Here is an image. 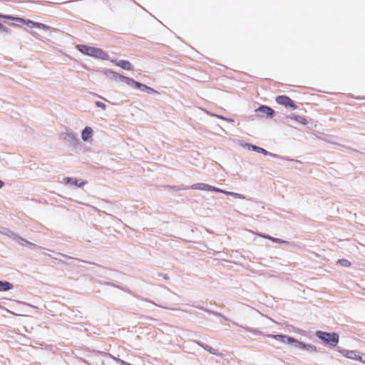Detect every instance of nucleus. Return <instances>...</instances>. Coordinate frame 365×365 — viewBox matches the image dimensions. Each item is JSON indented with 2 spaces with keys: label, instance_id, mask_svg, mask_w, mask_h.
<instances>
[{
  "label": "nucleus",
  "instance_id": "17",
  "mask_svg": "<svg viewBox=\"0 0 365 365\" xmlns=\"http://www.w3.org/2000/svg\"><path fill=\"white\" fill-rule=\"evenodd\" d=\"M218 192L224 193V194H225L227 195L232 196V197H234L237 198V199H242V200L245 199V196L244 195L240 194V193H237V192L226 191V190H222V189H220V191H218Z\"/></svg>",
  "mask_w": 365,
  "mask_h": 365
},
{
  "label": "nucleus",
  "instance_id": "16",
  "mask_svg": "<svg viewBox=\"0 0 365 365\" xmlns=\"http://www.w3.org/2000/svg\"><path fill=\"white\" fill-rule=\"evenodd\" d=\"M287 118L296 120L302 125H307L308 123L305 118L296 114H291Z\"/></svg>",
  "mask_w": 365,
  "mask_h": 365
},
{
  "label": "nucleus",
  "instance_id": "18",
  "mask_svg": "<svg viewBox=\"0 0 365 365\" xmlns=\"http://www.w3.org/2000/svg\"><path fill=\"white\" fill-rule=\"evenodd\" d=\"M14 286L11 283L7 281L0 280V292H6L13 289Z\"/></svg>",
  "mask_w": 365,
  "mask_h": 365
},
{
  "label": "nucleus",
  "instance_id": "10",
  "mask_svg": "<svg viewBox=\"0 0 365 365\" xmlns=\"http://www.w3.org/2000/svg\"><path fill=\"white\" fill-rule=\"evenodd\" d=\"M267 337L274 339L277 341H281L283 344H291L292 340L293 337L284 335V334H267Z\"/></svg>",
  "mask_w": 365,
  "mask_h": 365
},
{
  "label": "nucleus",
  "instance_id": "3",
  "mask_svg": "<svg viewBox=\"0 0 365 365\" xmlns=\"http://www.w3.org/2000/svg\"><path fill=\"white\" fill-rule=\"evenodd\" d=\"M339 352L347 359L365 364V354L354 350L341 349Z\"/></svg>",
  "mask_w": 365,
  "mask_h": 365
},
{
  "label": "nucleus",
  "instance_id": "13",
  "mask_svg": "<svg viewBox=\"0 0 365 365\" xmlns=\"http://www.w3.org/2000/svg\"><path fill=\"white\" fill-rule=\"evenodd\" d=\"M243 146L245 148H247L248 150L256 151V152L262 153L264 155H272L265 149L258 147V146H256V145H251L250 143H245V145Z\"/></svg>",
  "mask_w": 365,
  "mask_h": 365
},
{
  "label": "nucleus",
  "instance_id": "32",
  "mask_svg": "<svg viewBox=\"0 0 365 365\" xmlns=\"http://www.w3.org/2000/svg\"><path fill=\"white\" fill-rule=\"evenodd\" d=\"M96 96H98V98H102V99H103V100H106L104 98H103L102 96H98V95H96Z\"/></svg>",
  "mask_w": 365,
  "mask_h": 365
},
{
  "label": "nucleus",
  "instance_id": "27",
  "mask_svg": "<svg viewBox=\"0 0 365 365\" xmlns=\"http://www.w3.org/2000/svg\"><path fill=\"white\" fill-rule=\"evenodd\" d=\"M210 115L212 116H215L216 118H220V119H223V120H227L228 122H233V120L231 119V118H225L220 115H217V114H214V113H210Z\"/></svg>",
  "mask_w": 365,
  "mask_h": 365
},
{
  "label": "nucleus",
  "instance_id": "31",
  "mask_svg": "<svg viewBox=\"0 0 365 365\" xmlns=\"http://www.w3.org/2000/svg\"><path fill=\"white\" fill-rule=\"evenodd\" d=\"M11 313L12 314L17 315V316H20V315H21V314H14V312H11Z\"/></svg>",
  "mask_w": 365,
  "mask_h": 365
},
{
  "label": "nucleus",
  "instance_id": "2",
  "mask_svg": "<svg viewBox=\"0 0 365 365\" xmlns=\"http://www.w3.org/2000/svg\"><path fill=\"white\" fill-rule=\"evenodd\" d=\"M315 335L320 339L325 344L330 346H336L339 341V336L335 332H326L323 331H317Z\"/></svg>",
  "mask_w": 365,
  "mask_h": 365
},
{
  "label": "nucleus",
  "instance_id": "6",
  "mask_svg": "<svg viewBox=\"0 0 365 365\" xmlns=\"http://www.w3.org/2000/svg\"><path fill=\"white\" fill-rule=\"evenodd\" d=\"M128 81V85L130 86H135L140 91L143 92H146L148 93H158L156 91H155L153 88L143 84L141 83H139L138 81H135V80L130 78V80H127Z\"/></svg>",
  "mask_w": 365,
  "mask_h": 365
},
{
  "label": "nucleus",
  "instance_id": "5",
  "mask_svg": "<svg viewBox=\"0 0 365 365\" xmlns=\"http://www.w3.org/2000/svg\"><path fill=\"white\" fill-rule=\"evenodd\" d=\"M104 73L108 78H109L113 81H120L125 83L128 85V81L126 80H130V78L120 75L110 69L106 70L104 71Z\"/></svg>",
  "mask_w": 365,
  "mask_h": 365
},
{
  "label": "nucleus",
  "instance_id": "4",
  "mask_svg": "<svg viewBox=\"0 0 365 365\" xmlns=\"http://www.w3.org/2000/svg\"><path fill=\"white\" fill-rule=\"evenodd\" d=\"M2 233L9 236L10 238L14 240L19 245H20L21 246L29 245L32 248L38 247V246L36 245L33 244V243L26 240L25 239L18 236L16 234H15L14 232L10 231L9 230L5 229L2 232Z\"/></svg>",
  "mask_w": 365,
  "mask_h": 365
},
{
  "label": "nucleus",
  "instance_id": "15",
  "mask_svg": "<svg viewBox=\"0 0 365 365\" xmlns=\"http://www.w3.org/2000/svg\"><path fill=\"white\" fill-rule=\"evenodd\" d=\"M256 112H259L267 116L272 115L274 113V110L266 106H261L258 109L255 110Z\"/></svg>",
  "mask_w": 365,
  "mask_h": 365
},
{
  "label": "nucleus",
  "instance_id": "19",
  "mask_svg": "<svg viewBox=\"0 0 365 365\" xmlns=\"http://www.w3.org/2000/svg\"><path fill=\"white\" fill-rule=\"evenodd\" d=\"M291 344L301 350H304L305 343L299 341L294 338H292Z\"/></svg>",
  "mask_w": 365,
  "mask_h": 365
},
{
  "label": "nucleus",
  "instance_id": "24",
  "mask_svg": "<svg viewBox=\"0 0 365 365\" xmlns=\"http://www.w3.org/2000/svg\"><path fill=\"white\" fill-rule=\"evenodd\" d=\"M34 26L38 29H43V30H48V26L46 24H43L42 23L36 22L34 24Z\"/></svg>",
  "mask_w": 365,
  "mask_h": 365
},
{
  "label": "nucleus",
  "instance_id": "1",
  "mask_svg": "<svg viewBox=\"0 0 365 365\" xmlns=\"http://www.w3.org/2000/svg\"><path fill=\"white\" fill-rule=\"evenodd\" d=\"M78 50L86 55L97 58L102 60H108L109 56L101 48L88 46L86 45H78L77 46Z\"/></svg>",
  "mask_w": 365,
  "mask_h": 365
},
{
  "label": "nucleus",
  "instance_id": "11",
  "mask_svg": "<svg viewBox=\"0 0 365 365\" xmlns=\"http://www.w3.org/2000/svg\"><path fill=\"white\" fill-rule=\"evenodd\" d=\"M94 135L93 129L90 126H86L81 132V139L84 142H88Z\"/></svg>",
  "mask_w": 365,
  "mask_h": 365
},
{
  "label": "nucleus",
  "instance_id": "21",
  "mask_svg": "<svg viewBox=\"0 0 365 365\" xmlns=\"http://www.w3.org/2000/svg\"><path fill=\"white\" fill-rule=\"evenodd\" d=\"M304 351L307 352H317V348L312 344H305Z\"/></svg>",
  "mask_w": 365,
  "mask_h": 365
},
{
  "label": "nucleus",
  "instance_id": "28",
  "mask_svg": "<svg viewBox=\"0 0 365 365\" xmlns=\"http://www.w3.org/2000/svg\"><path fill=\"white\" fill-rule=\"evenodd\" d=\"M0 31L4 32L8 31V28L6 27L4 25H3L1 23H0Z\"/></svg>",
  "mask_w": 365,
  "mask_h": 365
},
{
  "label": "nucleus",
  "instance_id": "7",
  "mask_svg": "<svg viewBox=\"0 0 365 365\" xmlns=\"http://www.w3.org/2000/svg\"><path fill=\"white\" fill-rule=\"evenodd\" d=\"M63 183L69 187H80L87 183V181L76 178H63Z\"/></svg>",
  "mask_w": 365,
  "mask_h": 365
},
{
  "label": "nucleus",
  "instance_id": "29",
  "mask_svg": "<svg viewBox=\"0 0 365 365\" xmlns=\"http://www.w3.org/2000/svg\"><path fill=\"white\" fill-rule=\"evenodd\" d=\"M247 331H250V332H252V333H255V334H257V331H254L253 329H246Z\"/></svg>",
  "mask_w": 365,
  "mask_h": 365
},
{
  "label": "nucleus",
  "instance_id": "30",
  "mask_svg": "<svg viewBox=\"0 0 365 365\" xmlns=\"http://www.w3.org/2000/svg\"><path fill=\"white\" fill-rule=\"evenodd\" d=\"M4 186V182L0 180V188H1Z\"/></svg>",
  "mask_w": 365,
  "mask_h": 365
},
{
  "label": "nucleus",
  "instance_id": "22",
  "mask_svg": "<svg viewBox=\"0 0 365 365\" xmlns=\"http://www.w3.org/2000/svg\"><path fill=\"white\" fill-rule=\"evenodd\" d=\"M260 237H262L264 238H267V239H269L274 242H277V243H287V242L284 241V240H282L281 239H278V238H274V237H270V236H268V235H262V234H259V235Z\"/></svg>",
  "mask_w": 365,
  "mask_h": 365
},
{
  "label": "nucleus",
  "instance_id": "23",
  "mask_svg": "<svg viewBox=\"0 0 365 365\" xmlns=\"http://www.w3.org/2000/svg\"><path fill=\"white\" fill-rule=\"evenodd\" d=\"M337 264H340L341 266L348 267L351 265V262L345 259H341L337 261Z\"/></svg>",
  "mask_w": 365,
  "mask_h": 365
},
{
  "label": "nucleus",
  "instance_id": "14",
  "mask_svg": "<svg viewBox=\"0 0 365 365\" xmlns=\"http://www.w3.org/2000/svg\"><path fill=\"white\" fill-rule=\"evenodd\" d=\"M0 17L4 18V19H11V20H14V21H19V22H24V23H25V24H26L28 25H31L32 26H34V24L36 23V22L32 21L31 20H25L24 19H21V18L12 17L11 16H6V15H0Z\"/></svg>",
  "mask_w": 365,
  "mask_h": 365
},
{
  "label": "nucleus",
  "instance_id": "9",
  "mask_svg": "<svg viewBox=\"0 0 365 365\" xmlns=\"http://www.w3.org/2000/svg\"><path fill=\"white\" fill-rule=\"evenodd\" d=\"M276 101L280 105H283L286 107H291L293 109H296L297 106L294 105L292 99L286 96H279L277 97Z\"/></svg>",
  "mask_w": 365,
  "mask_h": 365
},
{
  "label": "nucleus",
  "instance_id": "20",
  "mask_svg": "<svg viewBox=\"0 0 365 365\" xmlns=\"http://www.w3.org/2000/svg\"><path fill=\"white\" fill-rule=\"evenodd\" d=\"M199 345L201 346L204 349H205L206 351H209L212 354H214V355H218L219 354L218 350L212 348L209 345L202 344H200V343H199Z\"/></svg>",
  "mask_w": 365,
  "mask_h": 365
},
{
  "label": "nucleus",
  "instance_id": "26",
  "mask_svg": "<svg viewBox=\"0 0 365 365\" xmlns=\"http://www.w3.org/2000/svg\"><path fill=\"white\" fill-rule=\"evenodd\" d=\"M95 105H96V107L100 108H101L102 110H106V107H107V106H106V105L105 103H101V102H100V101H96V102L95 103Z\"/></svg>",
  "mask_w": 365,
  "mask_h": 365
},
{
  "label": "nucleus",
  "instance_id": "25",
  "mask_svg": "<svg viewBox=\"0 0 365 365\" xmlns=\"http://www.w3.org/2000/svg\"><path fill=\"white\" fill-rule=\"evenodd\" d=\"M64 139L68 140H73L75 139V136L71 133H67L65 134Z\"/></svg>",
  "mask_w": 365,
  "mask_h": 365
},
{
  "label": "nucleus",
  "instance_id": "12",
  "mask_svg": "<svg viewBox=\"0 0 365 365\" xmlns=\"http://www.w3.org/2000/svg\"><path fill=\"white\" fill-rule=\"evenodd\" d=\"M112 63H114L116 66L122 68L123 69L128 70V71L133 70V66L128 61H125V60L112 61Z\"/></svg>",
  "mask_w": 365,
  "mask_h": 365
},
{
  "label": "nucleus",
  "instance_id": "8",
  "mask_svg": "<svg viewBox=\"0 0 365 365\" xmlns=\"http://www.w3.org/2000/svg\"><path fill=\"white\" fill-rule=\"evenodd\" d=\"M190 188L192 190H207V191H212V192H218V191H220V188L215 187L210 185L208 184L200 183V182L192 185Z\"/></svg>",
  "mask_w": 365,
  "mask_h": 365
}]
</instances>
